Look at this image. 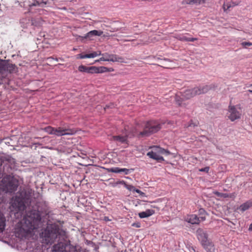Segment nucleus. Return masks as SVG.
<instances>
[{
	"mask_svg": "<svg viewBox=\"0 0 252 252\" xmlns=\"http://www.w3.org/2000/svg\"><path fill=\"white\" fill-rule=\"evenodd\" d=\"M131 226L136 228H139L141 227V223L139 222H134L131 224Z\"/></svg>",
	"mask_w": 252,
	"mask_h": 252,
	"instance_id": "473e14b6",
	"label": "nucleus"
},
{
	"mask_svg": "<svg viewBox=\"0 0 252 252\" xmlns=\"http://www.w3.org/2000/svg\"><path fill=\"white\" fill-rule=\"evenodd\" d=\"M192 5L194 4H200L201 3H202V0H191Z\"/></svg>",
	"mask_w": 252,
	"mask_h": 252,
	"instance_id": "2f4dec72",
	"label": "nucleus"
},
{
	"mask_svg": "<svg viewBox=\"0 0 252 252\" xmlns=\"http://www.w3.org/2000/svg\"><path fill=\"white\" fill-rule=\"evenodd\" d=\"M239 105H229L228 109V117L233 122L236 120L239 119L241 116V112L239 110H240Z\"/></svg>",
	"mask_w": 252,
	"mask_h": 252,
	"instance_id": "9d476101",
	"label": "nucleus"
},
{
	"mask_svg": "<svg viewBox=\"0 0 252 252\" xmlns=\"http://www.w3.org/2000/svg\"><path fill=\"white\" fill-rule=\"evenodd\" d=\"M176 99L177 103L179 105H181V103L179 102V100L177 99V96H176Z\"/></svg>",
	"mask_w": 252,
	"mask_h": 252,
	"instance_id": "f704fd0d",
	"label": "nucleus"
},
{
	"mask_svg": "<svg viewBox=\"0 0 252 252\" xmlns=\"http://www.w3.org/2000/svg\"><path fill=\"white\" fill-rule=\"evenodd\" d=\"M15 68V65L9 64L5 61L0 60V71H13Z\"/></svg>",
	"mask_w": 252,
	"mask_h": 252,
	"instance_id": "2eb2a0df",
	"label": "nucleus"
},
{
	"mask_svg": "<svg viewBox=\"0 0 252 252\" xmlns=\"http://www.w3.org/2000/svg\"><path fill=\"white\" fill-rule=\"evenodd\" d=\"M160 129L161 125L158 122L149 121L144 123L142 131H139L136 128L133 133V135L138 138L146 137L158 132Z\"/></svg>",
	"mask_w": 252,
	"mask_h": 252,
	"instance_id": "f257e3e1",
	"label": "nucleus"
},
{
	"mask_svg": "<svg viewBox=\"0 0 252 252\" xmlns=\"http://www.w3.org/2000/svg\"><path fill=\"white\" fill-rule=\"evenodd\" d=\"M139 25L137 23H133V25H129V30L131 32H133L135 33V34H137L138 32L139 31Z\"/></svg>",
	"mask_w": 252,
	"mask_h": 252,
	"instance_id": "4be33fe9",
	"label": "nucleus"
},
{
	"mask_svg": "<svg viewBox=\"0 0 252 252\" xmlns=\"http://www.w3.org/2000/svg\"><path fill=\"white\" fill-rule=\"evenodd\" d=\"M127 189L131 191H132L133 192H137L139 194V195L141 196H145V193L143 192H142L141 190L138 189H136L134 187L132 186L131 185H127Z\"/></svg>",
	"mask_w": 252,
	"mask_h": 252,
	"instance_id": "aec40b11",
	"label": "nucleus"
},
{
	"mask_svg": "<svg viewBox=\"0 0 252 252\" xmlns=\"http://www.w3.org/2000/svg\"><path fill=\"white\" fill-rule=\"evenodd\" d=\"M189 34L188 33H175L173 35V37L183 42H193L194 41L197 40V38L194 37H188L187 35H189Z\"/></svg>",
	"mask_w": 252,
	"mask_h": 252,
	"instance_id": "ddd939ff",
	"label": "nucleus"
},
{
	"mask_svg": "<svg viewBox=\"0 0 252 252\" xmlns=\"http://www.w3.org/2000/svg\"><path fill=\"white\" fill-rule=\"evenodd\" d=\"M252 206V201L249 200L245 203L241 205L239 207V209L242 211L244 212L248 209H249Z\"/></svg>",
	"mask_w": 252,
	"mask_h": 252,
	"instance_id": "6ab92c4d",
	"label": "nucleus"
},
{
	"mask_svg": "<svg viewBox=\"0 0 252 252\" xmlns=\"http://www.w3.org/2000/svg\"><path fill=\"white\" fill-rule=\"evenodd\" d=\"M114 140L118 141L120 143H124L126 141L125 137L120 136H116L113 137Z\"/></svg>",
	"mask_w": 252,
	"mask_h": 252,
	"instance_id": "a878e982",
	"label": "nucleus"
},
{
	"mask_svg": "<svg viewBox=\"0 0 252 252\" xmlns=\"http://www.w3.org/2000/svg\"><path fill=\"white\" fill-rule=\"evenodd\" d=\"M143 41L144 42V43H148L149 42L148 39H145Z\"/></svg>",
	"mask_w": 252,
	"mask_h": 252,
	"instance_id": "e433bc0d",
	"label": "nucleus"
},
{
	"mask_svg": "<svg viewBox=\"0 0 252 252\" xmlns=\"http://www.w3.org/2000/svg\"><path fill=\"white\" fill-rule=\"evenodd\" d=\"M75 247L70 245H65L62 243H58L53 247L52 252H76Z\"/></svg>",
	"mask_w": 252,
	"mask_h": 252,
	"instance_id": "f8f14e48",
	"label": "nucleus"
},
{
	"mask_svg": "<svg viewBox=\"0 0 252 252\" xmlns=\"http://www.w3.org/2000/svg\"><path fill=\"white\" fill-rule=\"evenodd\" d=\"M197 237L203 248L207 252L211 251L214 248L213 243L208 239L207 233L202 229L199 228L196 231Z\"/></svg>",
	"mask_w": 252,
	"mask_h": 252,
	"instance_id": "0eeeda50",
	"label": "nucleus"
},
{
	"mask_svg": "<svg viewBox=\"0 0 252 252\" xmlns=\"http://www.w3.org/2000/svg\"><path fill=\"white\" fill-rule=\"evenodd\" d=\"M132 40L133 39H131L129 38V39H127L126 41H131V40Z\"/></svg>",
	"mask_w": 252,
	"mask_h": 252,
	"instance_id": "58836bf2",
	"label": "nucleus"
},
{
	"mask_svg": "<svg viewBox=\"0 0 252 252\" xmlns=\"http://www.w3.org/2000/svg\"><path fill=\"white\" fill-rule=\"evenodd\" d=\"M211 86L205 85L199 86L192 89L187 90L184 91L182 95V99H190L196 95H199L207 93L212 89Z\"/></svg>",
	"mask_w": 252,
	"mask_h": 252,
	"instance_id": "423d86ee",
	"label": "nucleus"
},
{
	"mask_svg": "<svg viewBox=\"0 0 252 252\" xmlns=\"http://www.w3.org/2000/svg\"><path fill=\"white\" fill-rule=\"evenodd\" d=\"M5 219L3 214L0 213V233L2 232L5 227Z\"/></svg>",
	"mask_w": 252,
	"mask_h": 252,
	"instance_id": "412c9836",
	"label": "nucleus"
},
{
	"mask_svg": "<svg viewBox=\"0 0 252 252\" xmlns=\"http://www.w3.org/2000/svg\"><path fill=\"white\" fill-rule=\"evenodd\" d=\"M154 151L148 152L147 155L150 158L156 159L159 162L164 160L161 154L168 155L169 152L158 146H153L152 147Z\"/></svg>",
	"mask_w": 252,
	"mask_h": 252,
	"instance_id": "1a4fd4ad",
	"label": "nucleus"
},
{
	"mask_svg": "<svg viewBox=\"0 0 252 252\" xmlns=\"http://www.w3.org/2000/svg\"><path fill=\"white\" fill-rule=\"evenodd\" d=\"M36 4H36V3H34L33 4V5H35H35H36Z\"/></svg>",
	"mask_w": 252,
	"mask_h": 252,
	"instance_id": "a19ab883",
	"label": "nucleus"
},
{
	"mask_svg": "<svg viewBox=\"0 0 252 252\" xmlns=\"http://www.w3.org/2000/svg\"><path fill=\"white\" fill-rule=\"evenodd\" d=\"M78 70L81 72H86L89 74L94 73L95 66L88 67L81 65L78 67Z\"/></svg>",
	"mask_w": 252,
	"mask_h": 252,
	"instance_id": "f3484780",
	"label": "nucleus"
},
{
	"mask_svg": "<svg viewBox=\"0 0 252 252\" xmlns=\"http://www.w3.org/2000/svg\"><path fill=\"white\" fill-rule=\"evenodd\" d=\"M58 231L55 226L48 225L46 229L41 233L42 243L46 244H51L57 239Z\"/></svg>",
	"mask_w": 252,
	"mask_h": 252,
	"instance_id": "39448f33",
	"label": "nucleus"
},
{
	"mask_svg": "<svg viewBox=\"0 0 252 252\" xmlns=\"http://www.w3.org/2000/svg\"><path fill=\"white\" fill-rule=\"evenodd\" d=\"M249 230L250 231H252V223H251L249 226Z\"/></svg>",
	"mask_w": 252,
	"mask_h": 252,
	"instance_id": "c9c22d12",
	"label": "nucleus"
},
{
	"mask_svg": "<svg viewBox=\"0 0 252 252\" xmlns=\"http://www.w3.org/2000/svg\"><path fill=\"white\" fill-rule=\"evenodd\" d=\"M45 131L49 134L55 135L57 136H61L66 135H73L75 133V131L70 129H64L61 127L57 128L47 126L45 128Z\"/></svg>",
	"mask_w": 252,
	"mask_h": 252,
	"instance_id": "6e6552de",
	"label": "nucleus"
},
{
	"mask_svg": "<svg viewBox=\"0 0 252 252\" xmlns=\"http://www.w3.org/2000/svg\"><path fill=\"white\" fill-rule=\"evenodd\" d=\"M125 168H119L118 167L112 168L110 169V171L115 173H120L122 171H125Z\"/></svg>",
	"mask_w": 252,
	"mask_h": 252,
	"instance_id": "bb28decb",
	"label": "nucleus"
},
{
	"mask_svg": "<svg viewBox=\"0 0 252 252\" xmlns=\"http://www.w3.org/2000/svg\"><path fill=\"white\" fill-rule=\"evenodd\" d=\"M181 3L183 5H186L187 4L192 5L191 0H183Z\"/></svg>",
	"mask_w": 252,
	"mask_h": 252,
	"instance_id": "c85d7f7f",
	"label": "nucleus"
},
{
	"mask_svg": "<svg viewBox=\"0 0 252 252\" xmlns=\"http://www.w3.org/2000/svg\"><path fill=\"white\" fill-rule=\"evenodd\" d=\"M241 45L244 47H246L247 46H252V43L250 42H243L242 43H241Z\"/></svg>",
	"mask_w": 252,
	"mask_h": 252,
	"instance_id": "7c9ffc66",
	"label": "nucleus"
},
{
	"mask_svg": "<svg viewBox=\"0 0 252 252\" xmlns=\"http://www.w3.org/2000/svg\"><path fill=\"white\" fill-rule=\"evenodd\" d=\"M101 54V53L100 51L94 52L90 54H88V56H89V58H94L97 56H100Z\"/></svg>",
	"mask_w": 252,
	"mask_h": 252,
	"instance_id": "393cba45",
	"label": "nucleus"
},
{
	"mask_svg": "<svg viewBox=\"0 0 252 252\" xmlns=\"http://www.w3.org/2000/svg\"><path fill=\"white\" fill-rule=\"evenodd\" d=\"M108 71V69L106 67L101 66L96 67L95 66L94 73H103Z\"/></svg>",
	"mask_w": 252,
	"mask_h": 252,
	"instance_id": "b1692460",
	"label": "nucleus"
},
{
	"mask_svg": "<svg viewBox=\"0 0 252 252\" xmlns=\"http://www.w3.org/2000/svg\"><path fill=\"white\" fill-rule=\"evenodd\" d=\"M25 193L22 191L18 193L15 197H13L11 201L10 209L12 212L14 213L19 214L21 215L22 211H23L25 208L24 202L25 201L26 197Z\"/></svg>",
	"mask_w": 252,
	"mask_h": 252,
	"instance_id": "7ed1b4c3",
	"label": "nucleus"
},
{
	"mask_svg": "<svg viewBox=\"0 0 252 252\" xmlns=\"http://www.w3.org/2000/svg\"><path fill=\"white\" fill-rule=\"evenodd\" d=\"M251 86H252V84L251 85Z\"/></svg>",
	"mask_w": 252,
	"mask_h": 252,
	"instance_id": "79ce46f5",
	"label": "nucleus"
},
{
	"mask_svg": "<svg viewBox=\"0 0 252 252\" xmlns=\"http://www.w3.org/2000/svg\"><path fill=\"white\" fill-rule=\"evenodd\" d=\"M199 213L201 215L198 217L196 215L192 214L188 216L187 221L191 224H198L201 221H203L206 219V212L203 209L199 210Z\"/></svg>",
	"mask_w": 252,
	"mask_h": 252,
	"instance_id": "9b49d317",
	"label": "nucleus"
},
{
	"mask_svg": "<svg viewBox=\"0 0 252 252\" xmlns=\"http://www.w3.org/2000/svg\"><path fill=\"white\" fill-rule=\"evenodd\" d=\"M99 61L123 62H124V59L121 57H118L116 55H111L101 57L99 59V60L96 61L95 62H98Z\"/></svg>",
	"mask_w": 252,
	"mask_h": 252,
	"instance_id": "4468645a",
	"label": "nucleus"
},
{
	"mask_svg": "<svg viewBox=\"0 0 252 252\" xmlns=\"http://www.w3.org/2000/svg\"><path fill=\"white\" fill-rule=\"evenodd\" d=\"M231 7V4L230 3H224L222 6V8L224 11H226L227 10L229 9V8Z\"/></svg>",
	"mask_w": 252,
	"mask_h": 252,
	"instance_id": "cd10ccee",
	"label": "nucleus"
},
{
	"mask_svg": "<svg viewBox=\"0 0 252 252\" xmlns=\"http://www.w3.org/2000/svg\"><path fill=\"white\" fill-rule=\"evenodd\" d=\"M18 186V180L10 175L4 176L0 185V189L6 192H12L16 190Z\"/></svg>",
	"mask_w": 252,
	"mask_h": 252,
	"instance_id": "20e7f679",
	"label": "nucleus"
},
{
	"mask_svg": "<svg viewBox=\"0 0 252 252\" xmlns=\"http://www.w3.org/2000/svg\"><path fill=\"white\" fill-rule=\"evenodd\" d=\"M39 217L37 216L36 218L32 219L29 216L24 218L21 221V224L19 229V231L21 234V237H26L29 233L36 228L35 225L39 221Z\"/></svg>",
	"mask_w": 252,
	"mask_h": 252,
	"instance_id": "f03ea898",
	"label": "nucleus"
},
{
	"mask_svg": "<svg viewBox=\"0 0 252 252\" xmlns=\"http://www.w3.org/2000/svg\"><path fill=\"white\" fill-rule=\"evenodd\" d=\"M155 212V210L153 209H147L144 212L139 213L138 216L141 219L148 218L154 214Z\"/></svg>",
	"mask_w": 252,
	"mask_h": 252,
	"instance_id": "a211bd4d",
	"label": "nucleus"
},
{
	"mask_svg": "<svg viewBox=\"0 0 252 252\" xmlns=\"http://www.w3.org/2000/svg\"><path fill=\"white\" fill-rule=\"evenodd\" d=\"M209 170V167H206L205 168H201L199 169V171L200 172H205L206 173H208Z\"/></svg>",
	"mask_w": 252,
	"mask_h": 252,
	"instance_id": "72a5a7b5",
	"label": "nucleus"
},
{
	"mask_svg": "<svg viewBox=\"0 0 252 252\" xmlns=\"http://www.w3.org/2000/svg\"><path fill=\"white\" fill-rule=\"evenodd\" d=\"M207 0H202V3H205Z\"/></svg>",
	"mask_w": 252,
	"mask_h": 252,
	"instance_id": "4c0bfd02",
	"label": "nucleus"
},
{
	"mask_svg": "<svg viewBox=\"0 0 252 252\" xmlns=\"http://www.w3.org/2000/svg\"><path fill=\"white\" fill-rule=\"evenodd\" d=\"M213 193L218 197H222L224 198H231L233 196V195L232 194L220 193L217 191H214Z\"/></svg>",
	"mask_w": 252,
	"mask_h": 252,
	"instance_id": "5701e85b",
	"label": "nucleus"
},
{
	"mask_svg": "<svg viewBox=\"0 0 252 252\" xmlns=\"http://www.w3.org/2000/svg\"><path fill=\"white\" fill-rule=\"evenodd\" d=\"M77 59H85V58H89V56H88V54L86 55H82V54H79L77 55Z\"/></svg>",
	"mask_w": 252,
	"mask_h": 252,
	"instance_id": "c756f323",
	"label": "nucleus"
},
{
	"mask_svg": "<svg viewBox=\"0 0 252 252\" xmlns=\"http://www.w3.org/2000/svg\"><path fill=\"white\" fill-rule=\"evenodd\" d=\"M103 34V32L101 31L93 30L88 32L84 36H82L83 39H89L90 40H93V37L95 36H101Z\"/></svg>",
	"mask_w": 252,
	"mask_h": 252,
	"instance_id": "dca6fc26",
	"label": "nucleus"
},
{
	"mask_svg": "<svg viewBox=\"0 0 252 252\" xmlns=\"http://www.w3.org/2000/svg\"><path fill=\"white\" fill-rule=\"evenodd\" d=\"M248 91L251 94H252V90H249Z\"/></svg>",
	"mask_w": 252,
	"mask_h": 252,
	"instance_id": "ea45409f",
	"label": "nucleus"
}]
</instances>
